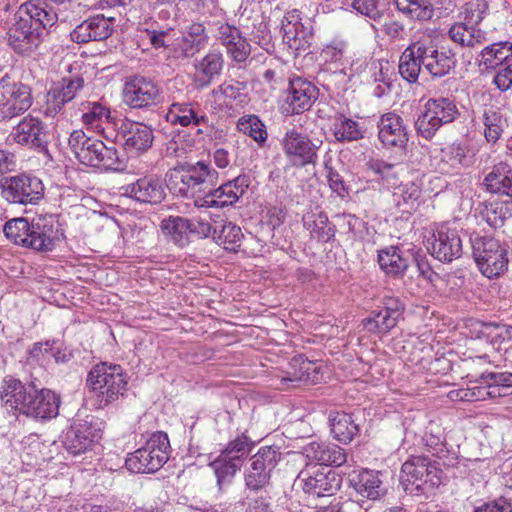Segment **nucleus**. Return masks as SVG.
Masks as SVG:
<instances>
[{
  "instance_id": "obj_1",
  "label": "nucleus",
  "mask_w": 512,
  "mask_h": 512,
  "mask_svg": "<svg viewBox=\"0 0 512 512\" xmlns=\"http://www.w3.org/2000/svg\"><path fill=\"white\" fill-rule=\"evenodd\" d=\"M0 399L10 412L37 420H50L59 414L60 396L50 389L39 388L34 382L22 383L11 375L3 378Z\"/></svg>"
},
{
  "instance_id": "obj_2",
  "label": "nucleus",
  "mask_w": 512,
  "mask_h": 512,
  "mask_svg": "<svg viewBox=\"0 0 512 512\" xmlns=\"http://www.w3.org/2000/svg\"><path fill=\"white\" fill-rule=\"evenodd\" d=\"M167 187L173 193L196 200L214 187L218 181V172L205 161L179 165L166 174Z\"/></svg>"
},
{
  "instance_id": "obj_3",
  "label": "nucleus",
  "mask_w": 512,
  "mask_h": 512,
  "mask_svg": "<svg viewBox=\"0 0 512 512\" xmlns=\"http://www.w3.org/2000/svg\"><path fill=\"white\" fill-rule=\"evenodd\" d=\"M68 145L78 161L86 166L118 169L120 162L115 146H106L103 141L88 136L83 130L71 132Z\"/></svg>"
},
{
  "instance_id": "obj_4",
  "label": "nucleus",
  "mask_w": 512,
  "mask_h": 512,
  "mask_svg": "<svg viewBox=\"0 0 512 512\" xmlns=\"http://www.w3.org/2000/svg\"><path fill=\"white\" fill-rule=\"evenodd\" d=\"M127 383V376L122 367L106 362L95 365L86 380L88 388L97 396L99 409L107 407L123 396Z\"/></svg>"
},
{
  "instance_id": "obj_5",
  "label": "nucleus",
  "mask_w": 512,
  "mask_h": 512,
  "mask_svg": "<svg viewBox=\"0 0 512 512\" xmlns=\"http://www.w3.org/2000/svg\"><path fill=\"white\" fill-rule=\"evenodd\" d=\"M472 255L480 272L487 278H498L508 269L507 245L491 236L474 234L470 238Z\"/></svg>"
},
{
  "instance_id": "obj_6",
  "label": "nucleus",
  "mask_w": 512,
  "mask_h": 512,
  "mask_svg": "<svg viewBox=\"0 0 512 512\" xmlns=\"http://www.w3.org/2000/svg\"><path fill=\"white\" fill-rule=\"evenodd\" d=\"M170 452L168 435L163 431H156L146 441L145 446L128 456L125 465L133 473H154L167 462Z\"/></svg>"
},
{
  "instance_id": "obj_7",
  "label": "nucleus",
  "mask_w": 512,
  "mask_h": 512,
  "mask_svg": "<svg viewBox=\"0 0 512 512\" xmlns=\"http://www.w3.org/2000/svg\"><path fill=\"white\" fill-rule=\"evenodd\" d=\"M34 103L32 87L12 74L0 77V121H10L27 112Z\"/></svg>"
},
{
  "instance_id": "obj_8",
  "label": "nucleus",
  "mask_w": 512,
  "mask_h": 512,
  "mask_svg": "<svg viewBox=\"0 0 512 512\" xmlns=\"http://www.w3.org/2000/svg\"><path fill=\"white\" fill-rule=\"evenodd\" d=\"M459 116V110L449 97L431 98L424 104L423 112L415 121L417 132L425 139H431L446 124Z\"/></svg>"
},
{
  "instance_id": "obj_9",
  "label": "nucleus",
  "mask_w": 512,
  "mask_h": 512,
  "mask_svg": "<svg viewBox=\"0 0 512 512\" xmlns=\"http://www.w3.org/2000/svg\"><path fill=\"white\" fill-rule=\"evenodd\" d=\"M442 470L436 461L427 456L412 455L401 467L400 479L405 490L408 485L415 486L416 490H426L438 487L441 483Z\"/></svg>"
},
{
  "instance_id": "obj_10",
  "label": "nucleus",
  "mask_w": 512,
  "mask_h": 512,
  "mask_svg": "<svg viewBox=\"0 0 512 512\" xmlns=\"http://www.w3.org/2000/svg\"><path fill=\"white\" fill-rule=\"evenodd\" d=\"M0 194L10 204H36L44 196L42 181L31 175L5 176L0 180Z\"/></svg>"
},
{
  "instance_id": "obj_11",
  "label": "nucleus",
  "mask_w": 512,
  "mask_h": 512,
  "mask_svg": "<svg viewBox=\"0 0 512 512\" xmlns=\"http://www.w3.org/2000/svg\"><path fill=\"white\" fill-rule=\"evenodd\" d=\"M283 42L295 56L307 51L311 45L313 25L311 18L298 9L288 10L281 21Z\"/></svg>"
},
{
  "instance_id": "obj_12",
  "label": "nucleus",
  "mask_w": 512,
  "mask_h": 512,
  "mask_svg": "<svg viewBox=\"0 0 512 512\" xmlns=\"http://www.w3.org/2000/svg\"><path fill=\"white\" fill-rule=\"evenodd\" d=\"M161 88L149 77L134 75L123 85V102L133 109H148L161 100Z\"/></svg>"
},
{
  "instance_id": "obj_13",
  "label": "nucleus",
  "mask_w": 512,
  "mask_h": 512,
  "mask_svg": "<svg viewBox=\"0 0 512 512\" xmlns=\"http://www.w3.org/2000/svg\"><path fill=\"white\" fill-rule=\"evenodd\" d=\"M281 145L288 161L296 167L314 164L321 142L312 140L307 134L295 128L286 131Z\"/></svg>"
},
{
  "instance_id": "obj_14",
  "label": "nucleus",
  "mask_w": 512,
  "mask_h": 512,
  "mask_svg": "<svg viewBox=\"0 0 512 512\" xmlns=\"http://www.w3.org/2000/svg\"><path fill=\"white\" fill-rule=\"evenodd\" d=\"M280 459V452L272 446L261 447L250 458V466L245 473V484L250 490L265 488L270 481L271 472Z\"/></svg>"
},
{
  "instance_id": "obj_15",
  "label": "nucleus",
  "mask_w": 512,
  "mask_h": 512,
  "mask_svg": "<svg viewBox=\"0 0 512 512\" xmlns=\"http://www.w3.org/2000/svg\"><path fill=\"white\" fill-rule=\"evenodd\" d=\"M8 45L19 55H31L42 43L43 34H41L26 16L20 15L17 11L14 17V23L8 30Z\"/></svg>"
},
{
  "instance_id": "obj_16",
  "label": "nucleus",
  "mask_w": 512,
  "mask_h": 512,
  "mask_svg": "<svg viewBox=\"0 0 512 512\" xmlns=\"http://www.w3.org/2000/svg\"><path fill=\"white\" fill-rule=\"evenodd\" d=\"M427 242L430 254L444 263L458 259L463 252L459 232L447 224L439 225Z\"/></svg>"
},
{
  "instance_id": "obj_17",
  "label": "nucleus",
  "mask_w": 512,
  "mask_h": 512,
  "mask_svg": "<svg viewBox=\"0 0 512 512\" xmlns=\"http://www.w3.org/2000/svg\"><path fill=\"white\" fill-rule=\"evenodd\" d=\"M250 185L249 177L239 175L235 179L222 184L218 188H210L204 196L196 200L199 208H223L233 205L246 192Z\"/></svg>"
},
{
  "instance_id": "obj_18",
  "label": "nucleus",
  "mask_w": 512,
  "mask_h": 512,
  "mask_svg": "<svg viewBox=\"0 0 512 512\" xmlns=\"http://www.w3.org/2000/svg\"><path fill=\"white\" fill-rule=\"evenodd\" d=\"M303 491L313 497L331 496L339 490L341 478L331 469L319 468L303 470L298 475Z\"/></svg>"
},
{
  "instance_id": "obj_19",
  "label": "nucleus",
  "mask_w": 512,
  "mask_h": 512,
  "mask_svg": "<svg viewBox=\"0 0 512 512\" xmlns=\"http://www.w3.org/2000/svg\"><path fill=\"white\" fill-rule=\"evenodd\" d=\"M383 306L372 311L370 316L362 320L363 328L373 334L386 335L398 323L404 311V304L397 298L386 297Z\"/></svg>"
},
{
  "instance_id": "obj_20",
  "label": "nucleus",
  "mask_w": 512,
  "mask_h": 512,
  "mask_svg": "<svg viewBox=\"0 0 512 512\" xmlns=\"http://www.w3.org/2000/svg\"><path fill=\"white\" fill-rule=\"evenodd\" d=\"M83 88L82 76L64 77L53 83L46 94L45 115L54 117L61 113L64 106L75 99Z\"/></svg>"
},
{
  "instance_id": "obj_21",
  "label": "nucleus",
  "mask_w": 512,
  "mask_h": 512,
  "mask_svg": "<svg viewBox=\"0 0 512 512\" xmlns=\"http://www.w3.org/2000/svg\"><path fill=\"white\" fill-rule=\"evenodd\" d=\"M284 110L287 114H301L308 111L318 98L319 90L310 81L295 76L289 79Z\"/></svg>"
},
{
  "instance_id": "obj_22",
  "label": "nucleus",
  "mask_w": 512,
  "mask_h": 512,
  "mask_svg": "<svg viewBox=\"0 0 512 512\" xmlns=\"http://www.w3.org/2000/svg\"><path fill=\"white\" fill-rule=\"evenodd\" d=\"M422 56L424 72L434 79L448 75L457 63L452 50L444 47L438 48L431 41H422Z\"/></svg>"
},
{
  "instance_id": "obj_23",
  "label": "nucleus",
  "mask_w": 512,
  "mask_h": 512,
  "mask_svg": "<svg viewBox=\"0 0 512 512\" xmlns=\"http://www.w3.org/2000/svg\"><path fill=\"white\" fill-rule=\"evenodd\" d=\"M214 37L225 47L226 53L236 63H243L251 53V45L234 25L227 22L215 23Z\"/></svg>"
},
{
  "instance_id": "obj_24",
  "label": "nucleus",
  "mask_w": 512,
  "mask_h": 512,
  "mask_svg": "<svg viewBox=\"0 0 512 512\" xmlns=\"http://www.w3.org/2000/svg\"><path fill=\"white\" fill-rule=\"evenodd\" d=\"M9 137L17 144L31 148H45L47 134L42 121L34 116L27 115L13 127Z\"/></svg>"
},
{
  "instance_id": "obj_25",
  "label": "nucleus",
  "mask_w": 512,
  "mask_h": 512,
  "mask_svg": "<svg viewBox=\"0 0 512 512\" xmlns=\"http://www.w3.org/2000/svg\"><path fill=\"white\" fill-rule=\"evenodd\" d=\"M124 195L145 204H159L165 197V186L156 176L147 175L123 187Z\"/></svg>"
},
{
  "instance_id": "obj_26",
  "label": "nucleus",
  "mask_w": 512,
  "mask_h": 512,
  "mask_svg": "<svg viewBox=\"0 0 512 512\" xmlns=\"http://www.w3.org/2000/svg\"><path fill=\"white\" fill-rule=\"evenodd\" d=\"M123 147L128 153H144L153 144V130L146 124L125 120L120 126Z\"/></svg>"
},
{
  "instance_id": "obj_27",
  "label": "nucleus",
  "mask_w": 512,
  "mask_h": 512,
  "mask_svg": "<svg viewBox=\"0 0 512 512\" xmlns=\"http://www.w3.org/2000/svg\"><path fill=\"white\" fill-rule=\"evenodd\" d=\"M378 138L386 148H404L408 142V133L403 119L389 112L383 114L378 121Z\"/></svg>"
},
{
  "instance_id": "obj_28",
  "label": "nucleus",
  "mask_w": 512,
  "mask_h": 512,
  "mask_svg": "<svg viewBox=\"0 0 512 512\" xmlns=\"http://www.w3.org/2000/svg\"><path fill=\"white\" fill-rule=\"evenodd\" d=\"M166 119L172 125L188 126H206L207 130L211 127L209 117L204 113L199 104L191 102H174L169 106Z\"/></svg>"
},
{
  "instance_id": "obj_29",
  "label": "nucleus",
  "mask_w": 512,
  "mask_h": 512,
  "mask_svg": "<svg viewBox=\"0 0 512 512\" xmlns=\"http://www.w3.org/2000/svg\"><path fill=\"white\" fill-rule=\"evenodd\" d=\"M224 56L219 49H210L207 54L194 63L193 82L197 88L208 87L218 78L224 68Z\"/></svg>"
},
{
  "instance_id": "obj_30",
  "label": "nucleus",
  "mask_w": 512,
  "mask_h": 512,
  "mask_svg": "<svg viewBox=\"0 0 512 512\" xmlns=\"http://www.w3.org/2000/svg\"><path fill=\"white\" fill-rule=\"evenodd\" d=\"M48 0H30L20 7V15L26 16L31 23L44 35L56 25L59 15L56 10L47 3Z\"/></svg>"
},
{
  "instance_id": "obj_31",
  "label": "nucleus",
  "mask_w": 512,
  "mask_h": 512,
  "mask_svg": "<svg viewBox=\"0 0 512 512\" xmlns=\"http://www.w3.org/2000/svg\"><path fill=\"white\" fill-rule=\"evenodd\" d=\"M26 247L36 251H51L55 245L57 230L52 217H38L31 221Z\"/></svg>"
},
{
  "instance_id": "obj_32",
  "label": "nucleus",
  "mask_w": 512,
  "mask_h": 512,
  "mask_svg": "<svg viewBox=\"0 0 512 512\" xmlns=\"http://www.w3.org/2000/svg\"><path fill=\"white\" fill-rule=\"evenodd\" d=\"M303 455L311 462L321 466H341L347 456L341 447L324 442H311L303 447Z\"/></svg>"
},
{
  "instance_id": "obj_33",
  "label": "nucleus",
  "mask_w": 512,
  "mask_h": 512,
  "mask_svg": "<svg viewBox=\"0 0 512 512\" xmlns=\"http://www.w3.org/2000/svg\"><path fill=\"white\" fill-rule=\"evenodd\" d=\"M208 41L209 36L204 25L199 22L192 23L183 32L176 53L182 58H192L207 46Z\"/></svg>"
},
{
  "instance_id": "obj_34",
  "label": "nucleus",
  "mask_w": 512,
  "mask_h": 512,
  "mask_svg": "<svg viewBox=\"0 0 512 512\" xmlns=\"http://www.w3.org/2000/svg\"><path fill=\"white\" fill-rule=\"evenodd\" d=\"M422 41L411 43L400 55L399 74L409 83L417 82L420 73L424 72L422 65Z\"/></svg>"
},
{
  "instance_id": "obj_35",
  "label": "nucleus",
  "mask_w": 512,
  "mask_h": 512,
  "mask_svg": "<svg viewBox=\"0 0 512 512\" xmlns=\"http://www.w3.org/2000/svg\"><path fill=\"white\" fill-rule=\"evenodd\" d=\"M485 189L512 199V168L504 161L495 164L483 180Z\"/></svg>"
},
{
  "instance_id": "obj_36",
  "label": "nucleus",
  "mask_w": 512,
  "mask_h": 512,
  "mask_svg": "<svg viewBox=\"0 0 512 512\" xmlns=\"http://www.w3.org/2000/svg\"><path fill=\"white\" fill-rule=\"evenodd\" d=\"M449 38L464 48L475 49L487 41V32L465 22L453 24L448 31Z\"/></svg>"
},
{
  "instance_id": "obj_37",
  "label": "nucleus",
  "mask_w": 512,
  "mask_h": 512,
  "mask_svg": "<svg viewBox=\"0 0 512 512\" xmlns=\"http://www.w3.org/2000/svg\"><path fill=\"white\" fill-rule=\"evenodd\" d=\"M511 57L512 43L504 41L485 46L476 57V62L481 71H492Z\"/></svg>"
},
{
  "instance_id": "obj_38",
  "label": "nucleus",
  "mask_w": 512,
  "mask_h": 512,
  "mask_svg": "<svg viewBox=\"0 0 512 512\" xmlns=\"http://www.w3.org/2000/svg\"><path fill=\"white\" fill-rule=\"evenodd\" d=\"M351 485L360 496L371 500L379 499L386 493L380 473L374 470H362L351 479Z\"/></svg>"
},
{
  "instance_id": "obj_39",
  "label": "nucleus",
  "mask_w": 512,
  "mask_h": 512,
  "mask_svg": "<svg viewBox=\"0 0 512 512\" xmlns=\"http://www.w3.org/2000/svg\"><path fill=\"white\" fill-rule=\"evenodd\" d=\"M292 371L288 372V376L282 378V382L291 383H309L318 380L319 368L313 361L308 360L303 355H297L290 361Z\"/></svg>"
},
{
  "instance_id": "obj_40",
  "label": "nucleus",
  "mask_w": 512,
  "mask_h": 512,
  "mask_svg": "<svg viewBox=\"0 0 512 512\" xmlns=\"http://www.w3.org/2000/svg\"><path fill=\"white\" fill-rule=\"evenodd\" d=\"M209 466L217 478V486L219 490H223L225 486L231 484L236 473L242 466V461L239 460L238 457H230L221 453L212 462H210Z\"/></svg>"
},
{
  "instance_id": "obj_41",
  "label": "nucleus",
  "mask_w": 512,
  "mask_h": 512,
  "mask_svg": "<svg viewBox=\"0 0 512 512\" xmlns=\"http://www.w3.org/2000/svg\"><path fill=\"white\" fill-rule=\"evenodd\" d=\"M484 137L489 143H496L508 127L507 118L503 112L494 106L486 107L482 114Z\"/></svg>"
},
{
  "instance_id": "obj_42",
  "label": "nucleus",
  "mask_w": 512,
  "mask_h": 512,
  "mask_svg": "<svg viewBox=\"0 0 512 512\" xmlns=\"http://www.w3.org/2000/svg\"><path fill=\"white\" fill-rule=\"evenodd\" d=\"M303 225L309 231L311 238L320 242L328 243L335 237V226L330 223L324 212L303 217Z\"/></svg>"
},
{
  "instance_id": "obj_43",
  "label": "nucleus",
  "mask_w": 512,
  "mask_h": 512,
  "mask_svg": "<svg viewBox=\"0 0 512 512\" xmlns=\"http://www.w3.org/2000/svg\"><path fill=\"white\" fill-rule=\"evenodd\" d=\"M332 132L339 142H351L364 138V128L355 120L346 117L342 113L334 116Z\"/></svg>"
},
{
  "instance_id": "obj_44",
  "label": "nucleus",
  "mask_w": 512,
  "mask_h": 512,
  "mask_svg": "<svg viewBox=\"0 0 512 512\" xmlns=\"http://www.w3.org/2000/svg\"><path fill=\"white\" fill-rule=\"evenodd\" d=\"M378 263L380 268L389 276H403L409 263L396 246H390L378 252Z\"/></svg>"
},
{
  "instance_id": "obj_45",
  "label": "nucleus",
  "mask_w": 512,
  "mask_h": 512,
  "mask_svg": "<svg viewBox=\"0 0 512 512\" xmlns=\"http://www.w3.org/2000/svg\"><path fill=\"white\" fill-rule=\"evenodd\" d=\"M331 432L339 442L347 444L358 434V425L352 416L345 412H336L330 415Z\"/></svg>"
},
{
  "instance_id": "obj_46",
  "label": "nucleus",
  "mask_w": 512,
  "mask_h": 512,
  "mask_svg": "<svg viewBox=\"0 0 512 512\" xmlns=\"http://www.w3.org/2000/svg\"><path fill=\"white\" fill-rule=\"evenodd\" d=\"M189 220L182 217H169L161 223L163 233L170 238V240L180 246L184 247L189 242L190 228Z\"/></svg>"
},
{
  "instance_id": "obj_47",
  "label": "nucleus",
  "mask_w": 512,
  "mask_h": 512,
  "mask_svg": "<svg viewBox=\"0 0 512 512\" xmlns=\"http://www.w3.org/2000/svg\"><path fill=\"white\" fill-rule=\"evenodd\" d=\"M81 111L82 123L87 127L99 129L112 120L110 109L99 102L82 103Z\"/></svg>"
},
{
  "instance_id": "obj_48",
  "label": "nucleus",
  "mask_w": 512,
  "mask_h": 512,
  "mask_svg": "<svg viewBox=\"0 0 512 512\" xmlns=\"http://www.w3.org/2000/svg\"><path fill=\"white\" fill-rule=\"evenodd\" d=\"M397 9L411 19L430 20L434 16V7L428 0H394Z\"/></svg>"
},
{
  "instance_id": "obj_49",
  "label": "nucleus",
  "mask_w": 512,
  "mask_h": 512,
  "mask_svg": "<svg viewBox=\"0 0 512 512\" xmlns=\"http://www.w3.org/2000/svg\"><path fill=\"white\" fill-rule=\"evenodd\" d=\"M243 237L241 228L232 222L221 225L220 229L215 227L213 231V239L229 251H237L241 246Z\"/></svg>"
},
{
  "instance_id": "obj_50",
  "label": "nucleus",
  "mask_w": 512,
  "mask_h": 512,
  "mask_svg": "<svg viewBox=\"0 0 512 512\" xmlns=\"http://www.w3.org/2000/svg\"><path fill=\"white\" fill-rule=\"evenodd\" d=\"M420 196V187L411 181L396 186L393 192V198L397 206L402 207L403 211L407 212L416 208Z\"/></svg>"
},
{
  "instance_id": "obj_51",
  "label": "nucleus",
  "mask_w": 512,
  "mask_h": 512,
  "mask_svg": "<svg viewBox=\"0 0 512 512\" xmlns=\"http://www.w3.org/2000/svg\"><path fill=\"white\" fill-rule=\"evenodd\" d=\"M239 132L248 135L257 143H263L267 139V131L264 123L256 115H244L237 122Z\"/></svg>"
},
{
  "instance_id": "obj_52",
  "label": "nucleus",
  "mask_w": 512,
  "mask_h": 512,
  "mask_svg": "<svg viewBox=\"0 0 512 512\" xmlns=\"http://www.w3.org/2000/svg\"><path fill=\"white\" fill-rule=\"evenodd\" d=\"M481 215L489 226L499 228L504 225L505 220L510 217L511 213L507 203L496 201L485 204Z\"/></svg>"
},
{
  "instance_id": "obj_53",
  "label": "nucleus",
  "mask_w": 512,
  "mask_h": 512,
  "mask_svg": "<svg viewBox=\"0 0 512 512\" xmlns=\"http://www.w3.org/2000/svg\"><path fill=\"white\" fill-rule=\"evenodd\" d=\"M31 222L26 218H14L4 225V234L13 243L26 247Z\"/></svg>"
},
{
  "instance_id": "obj_54",
  "label": "nucleus",
  "mask_w": 512,
  "mask_h": 512,
  "mask_svg": "<svg viewBox=\"0 0 512 512\" xmlns=\"http://www.w3.org/2000/svg\"><path fill=\"white\" fill-rule=\"evenodd\" d=\"M423 441L432 456L442 458L446 455L447 449L445 438L443 431L439 426L431 425L428 427L423 436Z\"/></svg>"
},
{
  "instance_id": "obj_55",
  "label": "nucleus",
  "mask_w": 512,
  "mask_h": 512,
  "mask_svg": "<svg viewBox=\"0 0 512 512\" xmlns=\"http://www.w3.org/2000/svg\"><path fill=\"white\" fill-rule=\"evenodd\" d=\"M352 7L374 22H379L385 12L384 0H353Z\"/></svg>"
},
{
  "instance_id": "obj_56",
  "label": "nucleus",
  "mask_w": 512,
  "mask_h": 512,
  "mask_svg": "<svg viewBox=\"0 0 512 512\" xmlns=\"http://www.w3.org/2000/svg\"><path fill=\"white\" fill-rule=\"evenodd\" d=\"M64 444L69 453L78 455L90 449L93 443L72 425L66 433Z\"/></svg>"
},
{
  "instance_id": "obj_57",
  "label": "nucleus",
  "mask_w": 512,
  "mask_h": 512,
  "mask_svg": "<svg viewBox=\"0 0 512 512\" xmlns=\"http://www.w3.org/2000/svg\"><path fill=\"white\" fill-rule=\"evenodd\" d=\"M89 38L91 41H102L112 34L111 20L103 15H96L87 19Z\"/></svg>"
},
{
  "instance_id": "obj_58",
  "label": "nucleus",
  "mask_w": 512,
  "mask_h": 512,
  "mask_svg": "<svg viewBox=\"0 0 512 512\" xmlns=\"http://www.w3.org/2000/svg\"><path fill=\"white\" fill-rule=\"evenodd\" d=\"M468 148L459 142H454L446 148L442 149L443 160L451 165V167L469 166L470 159L467 156Z\"/></svg>"
},
{
  "instance_id": "obj_59",
  "label": "nucleus",
  "mask_w": 512,
  "mask_h": 512,
  "mask_svg": "<svg viewBox=\"0 0 512 512\" xmlns=\"http://www.w3.org/2000/svg\"><path fill=\"white\" fill-rule=\"evenodd\" d=\"M245 89V83L236 80H229L225 81L216 89H214L213 94L215 96L220 94L231 101H238L240 103H243L246 98V95L244 93Z\"/></svg>"
},
{
  "instance_id": "obj_60",
  "label": "nucleus",
  "mask_w": 512,
  "mask_h": 512,
  "mask_svg": "<svg viewBox=\"0 0 512 512\" xmlns=\"http://www.w3.org/2000/svg\"><path fill=\"white\" fill-rule=\"evenodd\" d=\"M488 10L486 0H470L463 7L464 22L478 26Z\"/></svg>"
},
{
  "instance_id": "obj_61",
  "label": "nucleus",
  "mask_w": 512,
  "mask_h": 512,
  "mask_svg": "<svg viewBox=\"0 0 512 512\" xmlns=\"http://www.w3.org/2000/svg\"><path fill=\"white\" fill-rule=\"evenodd\" d=\"M252 446L253 442L245 434H242L229 442L221 453L230 457H238L242 461V458L250 452Z\"/></svg>"
},
{
  "instance_id": "obj_62",
  "label": "nucleus",
  "mask_w": 512,
  "mask_h": 512,
  "mask_svg": "<svg viewBox=\"0 0 512 512\" xmlns=\"http://www.w3.org/2000/svg\"><path fill=\"white\" fill-rule=\"evenodd\" d=\"M366 165L368 170L379 175L383 180L387 181L389 185L396 184L397 172L395 171L394 164H390L379 159H370Z\"/></svg>"
},
{
  "instance_id": "obj_63",
  "label": "nucleus",
  "mask_w": 512,
  "mask_h": 512,
  "mask_svg": "<svg viewBox=\"0 0 512 512\" xmlns=\"http://www.w3.org/2000/svg\"><path fill=\"white\" fill-rule=\"evenodd\" d=\"M73 425L76 429H79L85 437L87 436L92 443L101 438V430L93 416H86L84 419H78Z\"/></svg>"
},
{
  "instance_id": "obj_64",
  "label": "nucleus",
  "mask_w": 512,
  "mask_h": 512,
  "mask_svg": "<svg viewBox=\"0 0 512 512\" xmlns=\"http://www.w3.org/2000/svg\"><path fill=\"white\" fill-rule=\"evenodd\" d=\"M474 512H512V504L504 499H499L476 507Z\"/></svg>"
}]
</instances>
